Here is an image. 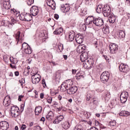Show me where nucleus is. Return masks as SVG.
Listing matches in <instances>:
<instances>
[{"mask_svg":"<svg viewBox=\"0 0 130 130\" xmlns=\"http://www.w3.org/2000/svg\"><path fill=\"white\" fill-rule=\"evenodd\" d=\"M80 60L83 62L84 67L87 70H90L94 66V60L93 58H88V53L86 52L83 53L80 55Z\"/></svg>","mask_w":130,"mask_h":130,"instance_id":"f257e3e1","label":"nucleus"},{"mask_svg":"<svg viewBox=\"0 0 130 130\" xmlns=\"http://www.w3.org/2000/svg\"><path fill=\"white\" fill-rule=\"evenodd\" d=\"M86 25H92L94 24L95 26L101 27L104 25V21L102 18H95L93 16L88 17L85 20Z\"/></svg>","mask_w":130,"mask_h":130,"instance_id":"f03ea898","label":"nucleus"},{"mask_svg":"<svg viewBox=\"0 0 130 130\" xmlns=\"http://www.w3.org/2000/svg\"><path fill=\"white\" fill-rule=\"evenodd\" d=\"M32 15L30 13H23L19 16V19L21 21H26L29 22L32 20Z\"/></svg>","mask_w":130,"mask_h":130,"instance_id":"7ed1b4c3","label":"nucleus"},{"mask_svg":"<svg viewBox=\"0 0 130 130\" xmlns=\"http://www.w3.org/2000/svg\"><path fill=\"white\" fill-rule=\"evenodd\" d=\"M103 14L104 16V17H110V16H111V14H113L112 12H111V9L110 8V7H109V5H105L103 8Z\"/></svg>","mask_w":130,"mask_h":130,"instance_id":"20e7f679","label":"nucleus"},{"mask_svg":"<svg viewBox=\"0 0 130 130\" xmlns=\"http://www.w3.org/2000/svg\"><path fill=\"white\" fill-rule=\"evenodd\" d=\"M21 49L24 50V52L26 53V54H31V53H32L31 47H30V46L26 43L24 42L22 44Z\"/></svg>","mask_w":130,"mask_h":130,"instance_id":"39448f33","label":"nucleus"},{"mask_svg":"<svg viewBox=\"0 0 130 130\" xmlns=\"http://www.w3.org/2000/svg\"><path fill=\"white\" fill-rule=\"evenodd\" d=\"M110 75L109 72H104L101 75V80L103 83H105L109 80Z\"/></svg>","mask_w":130,"mask_h":130,"instance_id":"423d86ee","label":"nucleus"},{"mask_svg":"<svg viewBox=\"0 0 130 130\" xmlns=\"http://www.w3.org/2000/svg\"><path fill=\"white\" fill-rule=\"evenodd\" d=\"M127 98H128V92L126 91H124L121 93L120 99L121 103H125L126 102L127 100Z\"/></svg>","mask_w":130,"mask_h":130,"instance_id":"0eeeda50","label":"nucleus"},{"mask_svg":"<svg viewBox=\"0 0 130 130\" xmlns=\"http://www.w3.org/2000/svg\"><path fill=\"white\" fill-rule=\"evenodd\" d=\"M10 127L9 122L6 121L0 122V130H7Z\"/></svg>","mask_w":130,"mask_h":130,"instance_id":"6e6552de","label":"nucleus"},{"mask_svg":"<svg viewBox=\"0 0 130 130\" xmlns=\"http://www.w3.org/2000/svg\"><path fill=\"white\" fill-rule=\"evenodd\" d=\"M119 71L122 73H127L129 70V68L127 65H125L124 63H121L119 66Z\"/></svg>","mask_w":130,"mask_h":130,"instance_id":"1a4fd4ad","label":"nucleus"},{"mask_svg":"<svg viewBox=\"0 0 130 130\" xmlns=\"http://www.w3.org/2000/svg\"><path fill=\"white\" fill-rule=\"evenodd\" d=\"M30 13L32 16H37V15H38V13H39L38 7L37 6H32L30 8Z\"/></svg>","mask_w":130,"mask_h":130,"instance_id":"9d476101","label":"nucleus"},{"mask_svg":"<svg viewBox=\"0 0 130 130\" xmlns=\"http://www.w3.org/2000/svg\"><path fill=\"white\" fill-rule=\"evenodd\" d=\"M118 49V46L115 44L110 45V51L111 53H116V51Z\"/></svg>","mask_w":130,"mask_h":130,"instance_id":"9b49d317","label":"nucleus"},{"mask_svg":"<svg viewBox=\"0 0 130 130\" xmlns=\"http://www.w3.org/2000/svg\"><path fill=\"white\" fill-rule=\"evenodd\" d=\"M9 96H6L3 101L4 106L8 107L11 104V99Z\"/></svg>","mask_w":130,"mask_h":130,"instance_id":"f8f14e48","label":"nucleus"},{"mask_svg":"<svg viewBox=\"0 0 130 130\" xmlns=\"http://www.w3.org/2000/svg\"><path fill=\"white\" fill-rule=\"evenodd\" d=\"M47 6L50 7V8H52L53 10L55 9V2L53 0H48L47 1Z\"/></svg>","mask_w":130,"mask_h":130,"instance_id":"ddd939ff","label":"nucleus"},{"mask_svg":"<svg viewBox=\"0 0 130 130\" xmlns=\"http://www.w3.org/2000/svg\"><path fill=\"white\" fill-rule=\"evenodd\" d=\"M63 116L62 115H59L58 116H57L55 120L53 121V123L54 124H58L59 123V122H61V121H62L63 120Z\"/></svg>","mask_w":130,"mask_h":130,"instance_id":"4468645a","label":"nucleus"},{"mask_svg":"<svg viewBox=\"0 0 130 130\" xmlns=\"http://www.w3.org/2000/svg\"><path fill=\"white\" fill-rule=\"evenodd\" d=\"M78 91V87L72 86L69 88V91H68V94L72 95V94H75Z\"/></svg>","mask_w":130,"mask_h":130,"instance_id":"2eb2a0df","label":"nucleus"},{"mask_svg":"<svg viewBox=\"0 0 130 130\" xmlns=\"http://www.w3.org/2000/svg\"><path fill=\"white\" fill-rule=\"evenodd\" d=\"M83 37L82 36L76 35L75 40L78 44H81V43H83Z\"/></svg>","mask_w":130,"mask_h":130,"instance_id":"dca6fc26","label":"nucleus"},{"mask_svg":"<svg viewBox=\"0 0 130 130\" xmlns=\"http://www.w3.org/2000/svg\"><path fill=\"white\" fill-rule=\"evenodd\" d=\"M118 37L120 39H123L125 37V32L123 30H119L117 34Z\"/></svg>","mask_w":130,"mask_h":130,"instance_id":"f3484780","label":"nucleus"},{"mask_svg":"<svg viewBox=\"0 0 130 130\" xmlns=\"http://www.w3.org/2000/svg\"><path fill=\"white\" fill-rule=\"evenodd\" d=\"M42 112V107L39 106L36 107L35 110V112L36 113V115H39L40 113Z\"/></svg>","mask_w":130,"mask_h":130,"instance_id":"a211bd4d","label":"nucleus"},{"mask_svg":"<svg viewBox=\"0 0 130 130\" xmlns=\"http://www.w3.org/2000/svg\"><path fill=\"white\" fill-rule=\"evenodd\" d=\"M116 19L115 16H114L113 13H111V15L109 16V21L110 23H112V24L115 22Z\"/></svg>","mask_w":130,"mask_h":130,"instance_id":"6ab92c4d","label":"nucleus"},{"mask_svg":"<svg viewBox=\"0 0 130 130\" xmlns=\"http://www.w3.org/2000/svg\"><path fill=\"white\" fill-rule=\"evenodd\" d=\"M75 32L72 31L70 32L69 36V40L70 42L74 41V40L75 39Z\"/></svg>","mask_w":130,"mask_h":130,"instance_id":"aec40b11","label":"nucleus"},{"mask_svg":"<svg viewBox=\"0 0 130 130\" xmlns=\"http://www.w3.org/2000/svg\"><path fill=\"white\" fill-rule=\"evenodd\" d=\"M3 6L5 10H9V9H10V2L4 1L3 3Z\"/></svg>","mask_w":130,"mask_h":130,"instance_id":"412c9836","label":"nucleus"},{"mask_svg":"<svg viewBox=\"0 0 130 130\" xmlns=\"http://www.w3.org/2000/svg\"><path fill=\"white\" fill-rule=\"evenodd\" d=\"M63 32V30L62 27H59V28H57L53 32L54 34L58 35L60 34V33H62Z\"/></svg>","mask_w":130,"mask_h":130,"instance_id":"4be33fe9","label":"nucleus"},{"mask_svg":"<svg viewBox=\"0 0 130 130\" xmlns=\"http://www.w3.org/2000/svg\"><path fill=\"white\" fill-rule=\"evenodd\" d=\"M86 50V47H85V46L79 45L78 47V50H79V53H82V52L84 51V50Z\"/></svg>","mask_w":130,"mask_h":130,"instance_id":"5701e85b","label":"nucleus"},{"mask_svg":"<svg viewBox=\"0 0 130 130\" xmlns=\"http://www.w3.org/2000/svg\"><path fill=\"white\" fill-rule=\"evenodd\" d=\"M61 10H63L65 13H68V12L71 10V7L66 4L64 7L61 8Z\"/></svg>","mask_w":130,"mask_h":130,"instance_id":"b1692460","label":"nucleus"},{"mask_svg":"<svg viewBox=\"0 0 130 130\" xmlns=\"http://www.w3.org/2000/svg\"><path fill=\"white\" fill-rule=\"evenodd\" d=\"M103 32L104 34H109V27L107 26H105L103 28Z\"/></svg>","mask_w":130,"mask_h":130,"instance_id":"393cba45","label":"nucleus"},{"mask_svg":"<svg viewBox=\"0 0 130 130\" xmlns=\"http://www.w3.org/2000/svg\"><path fill=\"white\" fill-rule=\"evenodd\" d=\"M70 122L68 121L64 122L62 124V127L63 128H64V129H68L70 127Z\"/></svg>","mask_w":130,"mask_h":130,"instance_id":"a878e982","label":"nucleus"},{"mask_svg":"<svg viewBox=\"0 0 130 130\" xmlns=\"http://www.w3.org/2000/svg\"><path fill=\"white\" fill-rule=\"evenodd\" d=\"M35 79H41V76L38 74H35L31 76V80H35Z\"/></svg>","mask_w":130,"mask_h":130,"instance_id":"bb28decb","label":"nucleus"},{"mask_svg":"<svg viewBox=\"0 0 130 130\" xmlns=\"http://www.w3.org/2000/svg\"><path fill=\"white\" fill-rule=\"evenodd\" d=\"M92 103L94 105H97L99 103V99L97 98H93L92 99Z\"/></svg>","mask_w":130,"mask_h":130,"instance_id":"cd10ccee","label":"nucleus"},{"mask_svg":"<svg viewBox=\"0 0 130 130\" xmlns=\"http://www.w3.org/2000/svg\"><path fill=\"white\" fill-rule=\"evenodd\" d=\"M96 11L97 13H98L99 14H100L101 12H103V8H102V6L101 5H99L98 6L96 9Z\"/></svg>","mask_w":130,"mask_h":130,"instance_id":"c85d7f7f","label":"nucleus"},{"mask_svg":"<svg viewBox=\"0 0 130 130\" xmlns=\"http://www.w3.org/2000/svg\"><path fill=\"white\" fill-rule=\"evenodd\" d=\"M17 110H19V108L17 106H11V113L14 112V111H16Z\"/></svg>","mask_w":130,"mask_h":130,"instance_id":"c756f323","label":"nucleus"},{"mask_svg":"<svg viewBox=\"0 0 130 130\" xmlns=\"http://www.w3.org/2000/svg\"><path fill=\"white\" fill-rule=\"evenodd\" d=\"M40 80H41V78H36L35 79L31 80L32 84H38L39 82H40Z\"/></svg>","mask_w":130,"mask_h":130,"instance_id":"7c9ffc66","label":"nucleus"},{"mask_svg":"<svg viewBox=\"0 0 130 130\" xmlns=\"http://www.w3.org/2000/svg\"><path fill=\"white\" fill-rule=\"evenodd\" d=\"M60 91L62 92L66 91V83L63 82L61 85Z\"/></svg>","mask_w":130,"mask_h":130,"instance_id":"2f4dec72","label":"nucleus"},{"mask_svg":"<svg viewBox=\"0 0 130 130\" xmlns=\"http://www.w3.org/2000/svg\"><path fill=\"white\" fill-rule=\"evenodd\" d=\"M20 35H21V32H20V31L17 32L16 34V39L17 43L20 41Z\"/></svg>","mask_w":130,"mask_h":130,"instance_id":"473e14b6","label":"nucleus"},{"mask_svg":"<svg viewBox=\"0 0 130 130\" xmlns=\"http://www.w3.org/2000/svg\"><path fill=\"white\" fill-rule=\"evenodd\" d=\"M10 61H11L12 63H13V64H16L18 62V61H17V60H16L13 57L10 58Z\"/></svg>","mask_w":130,"mask_h":130,"instance_id":"72a5a7b5","label":"nucleus"},{"mask_svg":"<svg viewBox=\"0 0 130 130\" xmlns=\"http://www.w3.org/2000/svg\"><path fill=\"white\" fill-rule=\"evenodd\" d=\"M58 48L60 50V52L63 50V45L62 44H59L58 45Z\"/></svg>","mask_w":130,"mask_h":130,"instance_id":"f704fd0d","label":"nucleus"},{"mask_svg":"<svg viewBox=\"0 0 130 130\" xmlns=\"http://www.w3.org/2000/svg\"><path fill=\"white\" fill-rule=\"evenodd\" d=\"M74 130H83V127L81 125H77L75 126Z\"/></svg>","mask_w":130,"mask_h":130,"instance_id":"c9c22d12","label":"nucleus"},{"mask_svg":"<svg viewBox=\"0 0 130 130\" xmlns=\"http://www.w3.org/2000/svg\"><path fill=\"white\" fill-rule=\"evenodd\" d=\"M70 89H71V84L66 83V91H67L68 93H69Z\"/></svg>","mask_w":130,"mask_h":130,"instance_id":"e433bc0d","label":"nucleus"},{"mask_svg":"<svg viewBox=\"0 0 130 130\" xmlns=\"http://www.w3.org/2000/svg\"><path fill=\"white\" fill-rule=\"evenodd\" d=\"M47 100L48 103H49V104H51V103H52V98L50 96H48L47 98Z\"/></svg>","mask_w":130,"mask_h":130,"instance_id":"4c0bfd02","label":"nucleus"},{"mask_svg":"<svg viewBox=\"0 0 130 130\" xmlns=\"http://www.w3.org/2000/svg\"><path fill=\"white\" fill-rule=\"evenodd\" d=\"M13 13H14V14L16 16V17H19V16H20V13H18V12L15 10V9H13L12 10Z\"/></svg>","mask_w":130,"mask_h":130,"instance_id":"58836bf2","label":"nucleus"},{"mask_svg":"<svg viewBox=\"0 0 130 130\" xmlns=\"http://www.w3.org/2000/svg\"><path fill=\"white\" fill-rule=\"evenodd\" d=\"M11 113L13 117H17V116H19V113H16L14 112H12Z\"/></svg>","mask_w":130,"mask_h":130,"instance_id":"ea45409f","label":"nucleus"},{"mask_svg":"<svg viewBox=\"0 0 130 130\" xmlns=\"http://www.w3.org/2000/svg\"><path fill=\"white\" fill-rule=\"evenodd\" d=\"M110 124L112 126H114V125L116 124V122L115 121V120L111 121L110 122Z\"/></svg>","mask_w":130,"mask_h":130,"instance_id":"a19ab883","label":"nucleus"},{"mask_svg":"<svg viewBox=\"0 0 130 130\" xmlns=\"http://www.w3.org/2000/svg\"><path fill=\"white\" fill-rule=\"evenodd\" d=\"M91 97H92V95H91V94H90V93L87 94V95L86 96V100L87 101H89V100H90V99H91V98H92Z\"/></svg>","mask_w":130,"mask_h":130,"instance_id":"79ce46f5","label":"nucleus"},{"mask_svg":"<svg viewBox=\"0 0 130 130\" xmlns=\"http://www.w3.org/2000/svg\"><path fill=\"white\" fill-rule=\"evenodd\" d=\"M81 78H83V75L81 74H77L76 75V79L77 80H80Z\"/></svg>","mask_w":130,"mask_h":130,"instance_id":"37998d69","label":"nucleus"},{"mask_svg":"<svg viewBox=\"0 0 130 130\" xmlns=\"http://www.w3.org/2000/svg\"><path fill=\"white\" fill-rule=\"evenodd\" d=\"M95 126H99V125L100 126V125H102L101 123H100L99 122V121H98L97 120H95Z\"/></svg>","mask_w":130,"mask_h":130,"instance_id":"c03bdc74","label":"nucleus"},{"mask_svg":"<svg viewBox=\"0 0 130 130\" xmlns=\"http://www.w3.org/2000/svg\"><path fill=\"white\" fill-rule=\"evenodd\" d=\"M34 129L35 130H42L41 129V127H40V126H36L34 127Z\"/></svg>","mask_w":130,"mask_h":130,"instance_id":"a18cd8bd","label":"nucleus"},{"mask_svg":"<svg viewBox=\"0 0 130 130\" xmlns=\"http://www.w3.org/2000/svg\"><path fill=\"white\" fill-rule=\"evenodd\" d=\"M128 115H130V113L128 111H124V116H128Z\"/></svg>","mask_w":130,"mask_h":130,"instance_id":"49530a36","label":"nucleus"},{"mask_svg":"<svg viewBox=\"0 0 130 130\" xmlns=\"http://www.w3.org/2000/svg\"><path fill=\"white\" fill-rule=\"evenodd\" d=\"M120 116H124V111H121L119 113Z\"/></svg>","mask_w":130,"mask_h":130,"instance_id":"de8ad7c7","label":"nucleus"},{"mask_svg":"<svg viewBox=\"0 0 130 130\" xmlns=\"http://www.w3.org/2000/svg\"><path fill=\"white\" fill-rule=\"evenodd\" d=\"M125 5L126 6H130V0H126Z\"/></svg>","mask_w":130,"mask_h":130,"instance_id":"09e8293b","label":"nucleus"},{"mask_svg":"<svg viewBox=\"0 0 130 130\" xmlns=\"http://www.w3.org/2000/svg\"><path fill=\"white\" fill-rule=\"evenodd\" d=\"M51 94L52 96H54V95H56L57 94V92L53 91H51Z\"/></svg>","mask_w":130,"mask_h":130,"instance_id":"8fccbe9b","label":"nucleus"},{"mask_svg":"<svg viewBox=\"0 0 130 130\" xmlns=\"http://www.w3.org/2000/svg\"><path fill=\"white\" fill-rule=\"evenodd\" d=\"M54 17L56 20H58V18H59V16L58 14H54Z\"/></svg>","mask_w":130,"mask_h":130,"instance_id":"3c124183","label":"nucleus"},{"mask_svg":"<svg viewBox=\"0 0 130 130\" xmlns=\"http://www.w3.org/2000/svg\"><path fill=\"white\" fill-rule=\"evenodd\" d=\"M52 113V112L50 111L49 112V113L48 114V115L46 116V118H47V119H48V118H50L51 117H50L49 114Z\"/></svg>","mask_w":130,"mask_h":130,"instance_id":"603ef678","label":"nucleus"},{"mask_svg":"<svg viewBox=\"0 0 130 130\" xmlns=\"http://www.w3.org/2000/svg\"><path fill=\"white\" fill-rule=\"evenodd\" d=\"M3 58L4 60H5V61L7 62V61H8V60H9V58L8 57H7V56H4L3 57Z\"/></svg>","mask_w":130,"mask_h":130,"instance_id":"864d4df0","label":"nucleus"},{"mask_svg":"<svg viewBox=\"0 0 130 130\" xmlns=\"http://www.w3.org/2000/svg\"><path fill=\"white\" fill-rule=\"evenodd\" d=\"M19 83H20V84H25V79H22L21 80H19Z\"/></svg>","mask_w":130,"mask_h":130,"instance_id":"5fc2aeb1","label":"nucleus"},{"mask_svg":"<svg viewBox=\"0 0 130 130\" xmlns=\"http://www.w3.org/2000/svg\"><path fill=\"white\" fill-rule=\"evenodd\" d=\"M23 97H24V96H23V95H19L18 96V101H22V98H23Z\"/></svg>","mask_w":130,"mask_h":130,"instance_id":"6e6d98bb","label":"nucleus"},{"mask_svg":"<svg viewBox=\"0 0 130 130\" xmlns=\"http://www.w3.org/2000/svg\"><path fill=\"white\" fill-rule=\"evenodd\" d=\"M26 127H27V126H26V125H25V124H22L21 126L22 129H25Z\"/></svg>","mask_w":130,"mask_h":130,"instance_id":"4d7b16f0","label":"nucleus"},{"mask_svg":"<svg viewBox=\"0 0 130 130\" xmlns=\"http://www.w3.org/2000/svg\"><path fill=\"white\" fill-rule=\"evenodd\" d=\"M10 67L12 69H17L16 66H13V64H10Z\"/></svg>","mask_w":130,"mask_h":130,"instance_id":"13d9d810","label":"nucleus"},{"mask_svg":"<svg viewBox=\"0 0 130 130\" xmlns=\"http://www.w3.org/2000/svg\"><path fill=\"white\" fill-rule=\"evenodd\" d=\"M87 130H98V129L95 127H92L90 129H88Z\"/></svg>","mask_w":130,"mask_h":130,"instance_id":"bf43d9fd","label":"nucleus"},{"mask_svg":"<svg viewBox=\"0 0 130 130\" xmlns=\"http://www.w3.org/2000/svg\"><path fill=\"white\" fill-rule=\"evenodd\" d=\"M40 98L41 99H43V98H44V93H41L40 94Z\"/></svg>","mask_w":130,"mask_h":130,"instance_id":"052dcab7","label":"nucleus"},{"mask_svg":"<svg viewBox=\"0 0 130 130\" xmlns=\"http://www.w3.org/2000/svg\"><path fill=\"white\" fill-rule=\"evenodd\" d=\"M14 74H15V76L16 77H18V76H19V72H18V71L15 72L14 73Z\"/></svg>","mask_w":130,"mask_h":130,"instance_id":"680f3d73","label":"nucleus"},{"mask_svg":"<svg viewBox=\"0 0 130 130\" xmlns=\"http://www.w3.org/2000/svg\"><path fill=\"white\" fill-rule=\"evenodd\" d=\"M62 109V107H59L57 108L56 110L57 111H60Z\"/></svg>","mask_w":130,"mask_h":130,"instance_id":"e2e57ef3","label":"nucleus"},{"mask_svg":"<svg viewBox=\"0 0 130 130\" xmlns=\"http://www.w3.org/2000/svg\"><path fill=\"white\" fill-rule=\"evenodd\" d=\"M40 121H45V118H44V117H42L40 119Z\"/></svg>","mask_w":130,"mask_h":130,"instance_id":"0e129e2a","label":"nucleus"},{"mask_svg":"<svg viewBox=\"0 0 130 130\" xmlns=\"http://www.w3.org/2000/svg\"><path fill=\"white\" fill-rule=\"evenodd\" d=\"M63 57L64 59H65V60H67V59H68V55H63Z\"/></svg>","mask_w":130,"mask_h":130,"instance_id":"69168bd1","label":"nucleus"},{"mask_svg":"<svg viewBox=\"0 0 130 130\" xmlns=\"http://www.w3.org/2000/svg\"><path fill=\"white\" fill-rule=\"evenodd\" d=\"M42 84H43V85H45V86H46V83L45 82V80L43 79Z\"/></svg>","mask_w":130,"mask_h":130,"instance_id":"338daca9","label":"nucleus"},{"mask_svg":"<svg viewBox=\"0 0 130 130\" xmlns=\"http://www.w3.org/2000/svg\"><path fill=\"white\" fill-rule=\"evenodd\" d=\"M13 112H14V113H19L20 111L19 110H17L16 111H13Z\"/></svg>","mask_w":130,"mask_h":130,"instance_id":"774afa93","label":"nucleus"}]
</instances>
